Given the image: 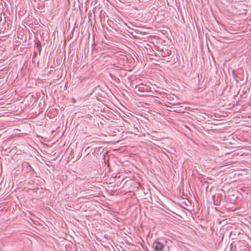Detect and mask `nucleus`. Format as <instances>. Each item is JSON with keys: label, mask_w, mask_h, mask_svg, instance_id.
I'll return each instance as SVG.
<instances>
[{"label": "nucleus", "mask_w": 251, "mask_h": 251, "mask_svg": "<svg viewBox=\"0 0 251 251\" xmlns=\"http://www.w3.org/2000/svg\"><path fill=\"white\" fill-rule=\"evenodd\" d=\"M23 167H25L26 168L27 171H29L32 169L31 167L29 165V164L27 162H25L23 164Z\"/></svg>", "instance_id": "2"}, {"label": "nucleus", "mask_w": 251, "mask_h": 251, "mask_svg": "<svg viewBox=\"0 0 251 251\" xmlns=\"http://www.w3.org/2000/svg\"><path fill=\"white\" fill-rule=\"evenodd\" d=\"M2 20V19L0 17V21H1Z\"/></svg>", "instance_id": "6"}, {"label": "nucleus", "mask_w": 251, "mask_h": 251, "mask_svg": "<svg viewBox=\"0 0 251 251\" xmlns=\"http://www.w3.org/2000/svg\"><path fill=\"white\" fill-rule=\"evenodd\" d=\"M165 246L166 244L164 243L159 240H156L153 242L152 247L154 251H162Z\"/></svg>", "instance_id": "1"}, {"label": "nucleus", "mask_w": 251, "mask_h": 251, "mask_svg": "<svg viewBox=\"0 0 251 251\" xmlns=\"http://www.w3.org/2000/svg\"><path fill=\"white\" fill-rule=\"evenodd\" d=\"M41 48L42 47L40 43H38L36 44V49L39 53H40L41 51Z\"/></svg>", "instance_id": "3"}, {"label": "nucleus", "mask_w": 251, "mask_h": 251, "mask_svg": "<svg viewBox=\"0 0 251 251\" xmlns=\"http://www.w3.org/2000/svg\"><path fill=\"white\" fill-rule=\"evenodd\" d=\"M34 54H35V56H36V54H37V53L36 52H34Z\"/></svg>", "instance_id": "7"}, {"label": "nucleus", "mask_w": 251, "mask_h": 251, "mask_svg": "<svg viewBox=\"0 0 251 251\" xmlns=\"http://www.w3.org/2000/svg\"><path fill=\"white\" fill-rule=\"evenodd\" d=\"M72 100H73V101L74 102H75V99H74V98H73V99H72Z\"/></svg>", "instance_id": "5"}, {"label": "nucleus", "mask_w": 251, "mask_h": 251, "mask_svg": "<svg viewBox=\"0 0 251 251\" xmlns=\"http://www.w3.org/2000/svg\"><path fill=\"white\" fill-rule=\"evenodd\" d=\"M138 90L140 92H144L145 91V88L144 87L140 86L138 88Z\"/></svg>", "instance_id": "4"}]
</instances>
